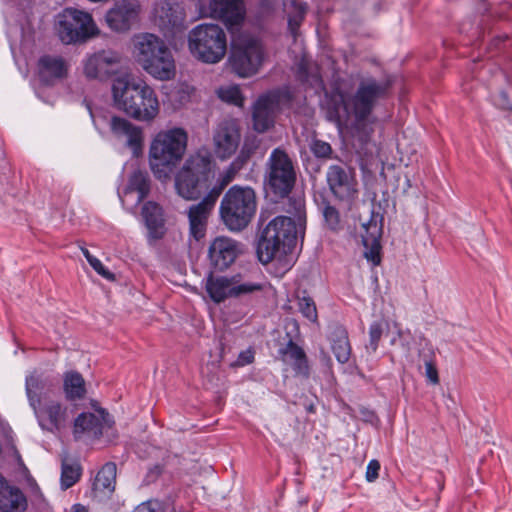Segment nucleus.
<instances>
[{
  "label": "nucleus",
  "instance_id": "nucleus-34",
  "mask_svg": "<svg viewBox=\"0 0 512 512\" xmlns=\"http://www.w3.org/2000/svg\"><path fill=\"white\" fill-rule=\"evenodd\" d=\"M332 351L339 363H347L351 355V346L347 332L342 328L334 331L332 338Z\"/></svg>",
  "mask_w": 512,
  "mask_h": 512
},
{
  "label": "nucleus",
  "instance_id": "nucleus-25",
  "mask_svg": "<svg viewBox=\"0 0 512 512\" xmlns=\"http://www.w3.org/2000/svg\"><path fill=\"white\" fill-rule=\"evenodd\" d=\"M33 409L43 429L54 431L64 426L66 414L65 410L58 402L46 400L43 406H41V403L35 404V408Z\"/></svg>",
  "mask_w": 512,
  "mask_h": 512
},
{
  "label": "nucleus",
  "instance_id": "nucleus-5",
  "mask_svg": "<svg viewBox=\"0 0 512 512\" xmlns=\"http://www.w3.org/2000/svg\"><path fill=\"white\" fill-rule=\"evenodd\" d=\"M386 89V85L374 80L362 82L349 103H344L343 97L339 95L340 103L329 112V118L331 120L339 118L340 108L346 111L351 110L355 116L353 136L361 142H367L373 132L370 114L376 101L385 94Z\"/></svg>",
  "mask_w": 512,
  "mask_h": 512
},
{
  "label": "nucleus",
  "instance_id": "nucleus-32",
  "mask_svg": "<svg viewBox=\"0 0 512 512\" xmlns=\"http://www.w3.org/2000/svg\"><path fill=\"white\" fill-rule=\"evenodd\" d=\"M288 17V28L293 36H296L297 30L303 22L308 5L298 0H289L284 4Z\"/></svg>",
  "mask_w": 512,
  "mask_h": 512
},
{
  "label": "nucleus",
  "instance_id": "nucleus-6",
  "mask_svg": "<svg viewBox=\"0 0 512 512\" xmlns=\"http://www.w3.org/2000/svg\"><path fill=\"white\" fill-rule=\"evenodd\" d=\"M213 168L212 154L207 148L202 147L189 154L175 175L178 195L186 200L197 199L206 188Z\"/></svg>",
  "mask_w": 512,
  "mask_h": 512
},
{
  "label": "nucleus",
  "instance_id": "nucleus-4",
  "mask_svg": "<svg viewBox=\"0 0 512 512\" xmlns=\"http://www.w3.org/2000/svg\"><path fill=\"white\" fill-rule=\"evenodd\" d=\"M188 146V134L185 129L174 127L159 131L149 147V165L159 180L169 178L182 160Z\"/></svg>",
  "mask_w": 512,
  "mask_h": 512
},
{
  "label": "nucleus",
  "instance_id": "nucleus-28",
  "mask_svg": "<svg viewBox=\"0 0 512 512\" xmlns=\"http://www.w3.org/2000/svg\"><path fill=\"white\" fill-rule=\"evenodd\" d=\"M26 508V498L17 487L9 483L0 476V511L18 512Z\"/></svg>",
  "mask_w": 512,
  "mask_h": 512
},
{
  "label": "nucleus",
  "instance_id": "nucleus-17",
  "mask_svg": "<svg viewBox=\"0 0 512 512\" xmlns=\"http://www.w3.org/2000/svg\"><path fill=\"white\" fill-rule=\"evenodd\" d=\"M138 11L139 5L136 0H121L106 13L105 21L113 31L125 32L136 20Z\"/></svg>",
  "mask_w": 512,
  "mask_h": 512
},
{
  "label": "nucleus",
  "instance_id": "nucleus-3",
  "mask_svg": "<svg viewBox=\"0 0 512 512\" xmlns=\"http://www.w3.org/2000/svg\"><path fill=\"white\" fill-rule=\"evenodd\" d=\"M136 63L153 79L170 81L176 76V62L165 41L152 33H138L131 39Z\"/></svg>",
  "mask_w": 512,
  "mask_h": 512
},
{
  "label": "nucleus",
  "instance_id": "nucleus-1",
  "mask_svg": "<svg viewBox=\"0 0 512 512\" xmlns=\"http://www.w3.org/2000/svg\"><path fill=\"white\" fill-rule=\"evenodd\" d=\"M286 211L291 216L273 218L261 232L257 244V255L263 264L281 259L295 246L297 237L304 236L306 226L304 200L290 199Z\"/></svg>",
  "mask_w": 512,
  "mask_h": 512
},
{
  "label": "nucleus",
  "instance_id": "nucleus-33",
  "mask_svg": "<svg viewBox=\"0 0 512 512\" xmlns=\"http://www.w3.org/2000/svg\"><path fill=\"white\" fill-rule=\"evenodd\" d=\"M116 465L106 463L97 473L93 487L95 491L110 494L115 488Z\"/></svg>",
  "mask_w": 512,
  "mask_h": 512
},
{
  "label": "nucleus",
  "instance_id": "nucleus-43",
  "mask_svg": "<svg viewBox=\"0 0 512 512\" xmlns=\"http://www.w3.org/2000/svg\"><path fill=\"white\" fill-rule=\"evenodd\" d=\"M310 149L317 158H329L332 153L330 144L322 140H314Z\"/></svg>",
  "mask_w": 512,
  "mask_h": 512
},
{
  "label": "nucleus",
  "instance_id": "nucleus-14",
  "mask_svg": "<svg viewBox=\"0 0 512 512\" xmlns=\"http://www.w3.org/2000/svg\"><path fill=\"white\" fill-rule=\"evenodd\" d=\"M240 122L234 118H225L214 127L212 146L215 156L225 161L230 159L238 150L241 143Z\"/></svg>",
  "mask_w": 512,
  "mask_h": 512
},
{
  "label": "nucleus",
  "instance_id": "nucleus-51",
  "mask_svg": "<svg viewBox=\"0 0 512 512\" xmlns=\"http://www.w3.org/2000/svg\"><path fill=\"white\" fill-rule=\"evenodd\" d=\"M81 251L84 255V257L86 258V260L88 261V263H91L92 259L95 258V256H93L89 250L87 248H84V247H81Z\"/></svg>",
  "mask_w": 512,
  "mask_h": 512
},
{
  "label": "nucleus",
  "instance_id": "nucleus-20",
  "mask_svg": "<svg viewBox=\"0 0 512 512\" xmlns=\"http://www.w3.org/2000/svg\"><path fill=\"white\" fill-rule=\"evenodd\" d=\"M108 413L104 410H97L96 413H81L74 423V435L80 438L82 435L98 438L102 435L105 427H109Z\"/></svg>",
  "mask_w": 512,
  "mask_h": 512
},
{
  "label": "nucleus",
  "instance_id": "nucleus-23",
  "mask_svg": "<svg viewBox=\"0 0 512 512\" xmlns=\"http://www.w3.org/2000/svg\"><path fill=\"white\" fill-rule=\"evenodd\" d=\"M216 202L205 196L198 204L192 205L188 210L189 234L196 241L206 235L208 217Z\"/></svg>",
  "mask_w": 512,
  "mask_h": 512
},
{
  "label": "nucleus",
  "instance_id": "nucleus-46",
  "mask_svg": "<svg viewBox=\"0 0 512 512\" xmlns=\"http://www.w3.org/2000/svg\"><path fill=\"white\" fill-rule=\"evenodd\" d=\"M380 471V463L379 461L373 459L369 461L367 468H366V480L368 482H374L378 476Z\"/></svg>",
  "mask_w": 512,
  "mask_h": 512
},
{
  "label": "nucleus",
  "instance_id": "nucleus-36",
  "mask_svg": "<svg viewBox=\"0 0 512 512\" xmlns=\"http://www.w3.org/2000/svg\"><path fill=\"white\" fill-rule=\"evenodd\" d=\"M45 388V381L38 374H31L26 377V393L32 408L40 404V394Z\"/></svg>",
  "mask_w": 512,
  "mask_h": 512
},
{
  "label": "nucleus",
  "instance_id": "nucleus-19",
  "mask_svg": "<svg viewBox=\"0 0 512 512\" xmlns=\"http://www.w3.org/2000/svg\"><path fill=\"white\" fill-rule=\"evenodd\" d=\"M381 236L382 225L377 216H372L368 222L362 224L361 237L365 247L364 257L372 266H377L381 262Z\"/></svg>",
  "mask_w": 512,
  "mask_h": 512
},
{
  "label": "nucleus",
  "instance_id": "nucleus-40",
  "mask_svg": "<svg viewBox=\"0 0 512 512\" xmlns=\"http://www.w3.org/2000/svg\"><path fill=\"white\" fill-rule=\"evenodd\" d=\"M383 333L382 325L379 322H373L369 327V343L366 350L369 353H375L378 349L379 341Z\"/></svg>",
  "mask_w": 512,
  "mask_h": 512
},
{
  "label": "nucleus",
  "instance_id": "nucleus-39",
  "mask_svg": "<svg viewBox=\"0 0 512 512\" xmlns=\"http://www.w3.org/2000/svg\"><path fill=\"white\" fill-rule=\"evenodd\" d=\"M218 96L221 100L229 104H233L239 107L244 105V96L242 95L241 89L237 85L220 88L218 90Z\"/></svg>",
  "mask_w": 512,
  "mask_h": 512
},
{
  "label": "nucleus",
  "instance_id": "nucleus-38",
  "mask_svg": "<svg viewBox=\"0 0 512 512\" xmlns=\"http://www.w3.org/2000/svg\"><path fill=\"white\" fill-rule=\"evenodd\" d=\"M260 142L256 136L246 137L235 160L244 167L258 150Z\"/></svg>",
  "mask_w": 512,
  "mask_h": 512
},
{
  "label": "nucleus",
  "instance_id": "nucleus-26",
  "mask_svg": "<svg viewBox=\"0 0 512 512\" xmlns=\"http://www.w3.org/2000/svg\"><path fill=\"white\" fill-rule=\"evenodd\" d=\"M69 68L68 61L58 55H44L38 60L39 77L47 84L65 78Z\"/></svg>",
  "mask_w": 512,
  "mask_h": 512
},
{
  "label": "nucleus",
  "instance_id": "nucleus-16",
  "mask_svg": "<svg viewBox=\"0 0 512 512\" xmlns=\"http://www.w3.org/2000/svg\"><path fill=\"white\" fill-rule=\"evenodd\" d=\"M242 253V245L227 236L216 237L209 245L208 259L211 266L219 271L230 267Z\"/></svg>",
  "mask_w": 512,
  "mask_h": 512
},
{
  "label": "nucleus",
  "instance_id": "nucleus-24",
  "mask_svg": "<svg viewBox=\"0 0 512 512\" xmlns=\"http://www.w3.org/2000/svg\"><path fill=\"white\" fill-rule=\"evenodd\" d=\"M206 15L222 20L228 27L237 26L244 19L242 2L241 0H210Z\"/></svg>",
  "mask_w": 512,
  "mask_h": 512
},
{
  "label": "nucleus",
  "instance_id": "nucleus-48",
  "mask_svg": "<svg viewBox=\"0 0 512 512\" xmlns=\"http://www.w3.org/2000/svg\"><path fill=\"white\" fill-rule=\"evenodd\" d=\"M425 376L432 384L439 383V376L436 366L431 361L425 362Z\"/></svg>",
  "mask_w": 512,
  "mask_h": 512
},
{
  "label": "nucleus",
  "instance_id": "nucleus-42",
  "mask_svg": "<svg viewBox=\"0 0 512 512\" xmlns=\"http://www.w3.org/2000/svg\"><path fill=\"white\" fill-rule=\"evenodd\" d=\"M193 92L194 88L192 86L186 83H181L174 92L175 101L179 106H182L190 100Z\"/></svg>",
  "mask_w": 512,
  "mask_h": 512
},
{
  "label": "nucleus",
  "instance_id": "nucleus-47",
  "mask_svg": "<svg viewBox=\"0 0 512 512\" xmlns=\"http://www.w3.org/2000/svg\"><path fill=\"white\" fill-rule=\"evenodd\" d=\"M91 267L103 278L107 280H113L114 275L111 273L98 258L92 259L91 263H89Z\"/></svg>",
  "mask_w": 512,
  "mask_h": 512
},
{
  "label": "nucleus",
  "instance_id": "nucleus-13",
  "mask_svg": "<svg viewBox=\"0 0 512 512\" xmlns=\"http://www.w3.org/2000/svg\"><path fill=\"white\" fill-rule=\"evenodd\" d=\"M326 183L331 194L340 202L349 205L358 197L355 171L346 165H330L326 171Z\"/></svg>",
  "mask_w": 512,
  "mask_h": 512
},
{
  "label": "nucleus",
  "instance_id": "nucleus-30",
  "mask_svg": "<svg viewBox=\"0 0 512 512\" xmlns=\"http://www.w3.org/2000/svg\"><path fill=\"white\" fill-rule=\"evenodd\" d=\"M282 359L286 363L293 366L294 371L298 375L308 376L309 367L305 352L301 347L289 340L284 348L279 350Z\"/></svg>",
  "mask_w": 512,
  "mask_h": 512
},
{
  "label": "nucleus",
  "instance_id": "nucleus-45",
  "mask_svg": "<svg viewBox=\"0 0 512 512\" xmlns=\"http://www.w3.org/2000/svg\"><path fill=\"white\" fill-rule=\"evenodd\" d=\"M133 512H163V505L158 500H148L138 505Z\"/></svg>",
  "mask_w": 512,
  "mask_h": 512
},
{
  "label": "nucleus",
  "instance_id": "nucleus-12",
  "mask_svg": "<svg viewBox=\"0 0 512 512\" xmlns=\"http://www.w3.org/2000/svg\"><path fill=\"white\" fill-rule=\"evenodd\" d=\"M264 57L263 45L257 38L242 36L233 43L229 63L238 76L246 78L259 71Z\"/></svg>",
  "mask_w": 512,
  "mask_h": 512
},
{
  "label": "nucleus",
  "instance_id": "nucleus-44",
  "mask_svg": "<svg viewBox=\"0 0 512 512\" xmlns=\"http://www.w3.org/2000/svg\"><path fill=\"white\" fill-rule=\"evenodd\" d=\"M323 216L326 221V223L329 225L331 229H336L339 222H340V216L338 210L331 206L326 205L323 209Z\"/></svg>",
  "mask_w": 512,
  "mask_h": 512
},
{
  "label": "nucleus",
  "instance_id": "nucleus-9",
  "mask_svg": "<svg viewBox=\"0 0 512 512\" xmlns=\"http://www.w3.org/2000/svg\"><path fill=\"white\" fill-rule=\"evenodd\" d=\"M188 48L197 60L208 64L218 63L226 54V34L216 24L197 25L189 32Z\"/></svg>",
  "mask_w": 512,
  "mask_h": 512
},
{
  "label": "nucleus",
  "instance_id": "nucleus-11",
  "mask_svg": "<svg viewBox=\"0 0 512 512\" xmlns=\"http://www.w3.org/2000/svg\"><path fill=\"white\" fill-rule=\"evenodd\" d=\"M55 27L65 44L85 42L99 33L92 16L75 8H66L59 13Z\"/></svg>",
  "mask_w": 512,
  "mask_h": 512
},
{
  "label": "nucleus",
  "instance_id": "nucleus-54",
  "mask_svg": "<svg viewBox=\"0 0 512 512\" xmlns=\"http://www.w3.org/2000/svg\"><path fill=\"white\" fill-rule=\"evenodd\" d=\"M501 97L505 100V93H501Z\"/></svg>",
  "mask_w": 512,
  "mask_h": 512
},
{
  "label": "nucleus",
  "instance_id": "nucleus-49",
  "mask_svg": "<svg viewBox=\"0 0 512 512\" xmlns=\"http://www.w3.org/2000/svg\"><path fill=\"white\" fill-rule=\"evenodd\" d=\"M253 360V355L250 351L241 352L238 358V364L240 365H246L251 363Z\"/></svg>",
  "mask_w": 512,
  "mask_h": 512
},
{
  "label": "nucleus",
  "instance_id": "nucleus-10",
  "mask_svg": "<svg viewBox=\"0 0 512 512\" xmlns=\"http://www.w3.org/2000/svg\"><path fill=\"white\" fill-rule=\"evenodd\" d=\"M296 182V167L284 148L272 150L266 163L264 184L266 189L279 198L287 197Z\"/></svg>",
  "mask_w": 512,
  "mask_h": 512
},
{
  "label": "nucleus",
  "instance_id": "nucleus-29",
  "mask_svg": "<svg viewBox=\"0 0 512 512\" xmlns=\"http://www.w3.org/2000/svg\"><path fill=\"white\" fill-rule=\"evenodd\" d=\"M142 216L145 220L149 237L153 240L161 239L165 234L162 208L155 202H147L142 208Z\"/></svg>",
  "mask_w": 512,
  "mask_h": 512
},
{
  "label": "nucleus",
  "instance_id": "nucleus-7",
  "mask_svg": "<svg viewBox=\"0 0 512 512\" xmlns=\"http://www.w3.org/2000/svg\"><path fill=\"white\" fill-rule=\"evenodd\" d=\"M256 209L255 190L249 186L233 185L221 199L219 214L228 230L238 232L248 226Z\"/></svg>",
  "mask_w": 512,
  "mask_h": 512
},
{
  "label": "nucleus",
  "instance_id": "nucleus-52",
  "mask_svg": "<svg viewBox=\"0 0 512 512\" xmlns=\"http://www.w3.org/2000/svg\"><path fill=\"white\" fill-rule=\"evenodd\" d=\"M395 328L397 330V337L402 338L403 337V331L399 328L397 324H395Z\"/></svg>",
  "mask_w": 512,
  "mask_h": 512
},
{
  "label": "nucleus",
  "instance_id": "nucleus-35",
  "mask_svg": "<svg viewBox=\"0 0 512 512\" xmlns=\"http://www.w3.org/2000/svg\"><path fill=\"white\" fill-rule=\"evenodd\" d=\"M64 391L67 398L74 400L82 398L85 393V381L77 372H68L64 378Z\"/></svg>",
  "mask_w": 512,
  "mask_h": 512
},
{
  "label": "nucleus",
  "instance_id": "nucleus-8",
  "mask_svg": "<svg viewBox=\"0 0 512 512\" xmlns=\"http://www.w3.org/2000/svg\"><path fill=\"white\" fill-rule=\"evenodd\" d=\"M265 287L264 280L242 273L231 276L210 275L205 286L206 292L215 303H221L228 298H248L263 292Z\"/></svg>",
  "mask_w": 512,
  "mask_h": 512
},
{
  "label": "nucleus",
  "instance_id": "nucleus-15",
  "mask_svg": "<svg viewBox=\"0 0 512 512\" xmlns=\"http://www.w3.org/2000/svg\"><path fill=\"white\" fill-rule=\"evenodd\" d=\"M121 55L111 49L87 54L82 60L83 74L87 79L106 81L119 72Z\"/></svg>",
  "mask_w": 512,
  "mask_h": 512
},
{
  "label": "nucleus",
  "instance_id": "nucleus-50",
  "mask_svg": "<svg viewBox=\"0 0 512 512\" xmlns=\"http://www.w3.org/2000/svg\"><path fill=\"white\" fill-rule=\"evenodd\" d=\"M70 512H88V510L86 509L85 506L81 505V504H74L72 507H71V510Z\"/></svg>",
  "mask_w": 512,
  "mask_h": 512
},
{
  "label": "nucleus",
  "instance_id": "nucleus-21",
  "mask_svg": "<svg viewBox=\"0 0 512 512\" xmlns=\"http://www.w3.org/2000/svg\"><path fill=\"white\" fill-rule=\"evenodd\" d=\"M110 128L116 138L125 141L126 146L132 150L134 155H138L142 151L143 131L140 127L127 119L114 116L111 119Z\"/></svg>",
  "mask_w": 512,
  "mask_h": 512
},
{
  "label": "nucleus",
  "instance_id": "nucleus-18",
  "mask_svg": "<svg viewBox=\"0 0 512 512\" xmlns=\"http://www.w3.org/2000/svg\"><path fill=\"white\" fill-rule=\"evenodd\" d=\"M279 107L278 94L271 92L258 98L253 107V128L259 133L274 125L275 113Z\"/></svg>",
  "mask_w": 512,
  "mask_h": 512
},
{
  "label": "nucleus",
  "instance_id": "nucleus-41",
  "mask_svg": "<svg viewBox=\"0 0 512 512\" xmlns=\"http://www.w3.org/2000/svg\"><path fill=\"white\" fill-rule=\"evenodd\" d=\"M299 310L311 322L317 320V310L314 301L309 297L299 299Z\"/></svg>",
  "mask_w": 512,
  "mask_h": 512
},
{
  "label": "nucleus",
  "instance_id": "nucleus-22",
  "mask_svg": "<svg viewBox=\"0 0 512 512\" xmlns=\"http://www.w3.org/2000/svg\"><path fill=\"white\" fill-rule=\"evenodd\" d=\"M110 128L116 138L125 141L126 146L132 150L134 155H138L142 151L143 131L140 127L127 119L114 116L111 119Z\"/></svg>",
  "mask_w": 512,
  "mask_h": 512
},
{
  "label": "nucleus",
  "instance_id": "nucleus-37",
  "mask_svg": "<svg viewBox=\"0 0 512 512\" xmlns=\"http://www.w3.org/2000/svg\"><path fill=\"white\" fill-rule=\"evenodd\" d=\"M80 478V468L76 463L63 461L61 471V487L66 490L72 487Z\"/></svg>",
  "mask_w": 512,
  "mask_h": 512
},
{
  "label": "nucleus",
  "instance_id": "nucleus-31",
  "mask_svg": "<svg viewBox=\"0 0 512 512\" xmlns=\"http://www.w3.org/2000/svg\"><path fill=\"white\" fill-rule=\"evenodd\" d=\"M242 168L243 166L234 159L229 166L218 175L216 184L206 196L216 202L224 188L235 179Z\"/></svg>",
  "mask_w": 512,
  "mask_h": 512
},
{
  "label": "nucleus",
  "instance_id": "nucleus-2",
  "mask_svg": "<svg viewBox=\"0 0 512 512\" xmlns=\"http://www.w3.org/2000/svg\"><path fill=\"white\" fill-rule=\"evenodd\" d=\"M111 93L114 106L135 120L150 122L159 114L160 104L155 90L132 73L116 76Z\"/></svg>",
  "mask_w": 512,
  "mask_h": 512
},
{
  "label": "nucleus",
  "instance_id": "nucleus-27",
  "mask_svg": "<svg viewBox=\"0 0 512 512\" xmlns=\"http://www.w3.org/2000/svg\"><path fill=\"white\" fill-rule=\"evenodd\" d=\"M149 177L146 172L136 170L129 178V182L120 199L123 205L137 206L149 193Z\"/></svg>",
  "mask_w": 512,
  "mask_h": 512
},
{
  "label": "nucleus",
  "instance_id": "nucleus-53",
  "mask_svg": "<svg viewBox=\"0 0 512 512\" xmlns=\"http://www.w3.org/2000/svg\"><path fill=\"white\" fill-rule=\"evenodd\" d=\"M396 342H397L396 337H393V338L391 339V345H395V344H396Z\"/></svg>",
  "mask_w": 512,
  "mask_h": 512
}]
</instances>
